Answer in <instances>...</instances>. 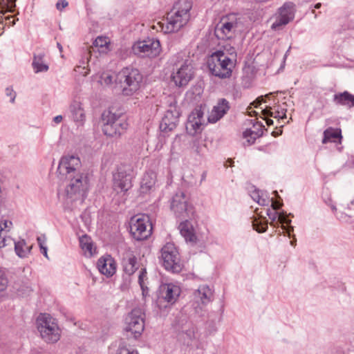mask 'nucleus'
I'll return each mask as SVG.
<instances>
[{"instance_id":"8","label":"nucleus","mask_w":354,"mask_h":354,"mask_svg":"<svg viewBox=\"0 0 354 354\" xmlns=\"http://www.w3.org/2000/svg\"><path fill=\"white\" fill-rule=\"evenodd\" d=\"M132 170L130 166L121 164L113 174V189L118 193H126L132 187Z\"/></svg>"},{"instance_id":"1","label":"nucleus","mask_w":354,"mask_h":354,"mask_svg":"<svg viewBox=\"0 0 354 354\" xmlns=\"http://www.w3.org/2000/svg\"><path fill=\"white\" fill-rule=\"evenodd\" d=\"M80 160L74 155L63 156L57 167V172L60 180H67L69 183L66 186V193L68 198L77 201L86 198L88 190V178L78 171Z\"/></svg>"},{"instance_id":"38","label":"nucleus","mask_w":354,"mask_h":354,"mask_svg":"<svg viewBox=\"0 0 354 354\" xmlns=\"http://www.w3.org/2000/svg\"><path fill=\"white\" fill-rule=\"evenodd\" d=\"M273 194L275 196V198H272L271 199V207H272L273 210H279L283 205V201L279 195L277 191H274Z\"/></svg>"},{"instance_id":"53","label":"nucleus","mask_w":354,"mask_h":354,"mask_svg":"<svg viewBox=\"0 0 354 354\" xmlns=\"http://www.w3.org/2000/svg\"><path fill=\"white\" fill-rule=\"evenodd\" d=\"M62 116L61 115H57L55 116L54 118H53V121L58 124V123H60L62 121Z\"/></svg>"},{"instance_id":"45","label":"nucleus","mask_w":354,"mask_h":354,"mask_svg":"<svg viewBox=\"0 0 354 354\" xmlns=\"http://www.w3.org/2000/svg\"><path fill=\"white\" fill-rule=\"evenodd\" d=\"M286 111H287V110L286 109H281V110H279L278 109L277 110H276L274 112L273 117L274 118H279V119L286 118Z\"/></svg>"},{"instance_id":"55","label":"nucleus","mask_w":354,"mask_h":354,"mask_svg":"<svg viewBox=\"0 0 354 354\" xmlns=\"http://www.w3.org/2000/svg\"><path fill=\"white\" fill-rule=\"evenodd\" d=\"M257 203L261 205H267L268 201L266 199L263 198L262 197L260 198V200L257 201Z\"/></svg>"},{"instance_id":"19","label":"nucleus","mask_w":354,"mask_h":354,"mask_svg":"<svg viewBox=\"0 0 354 354\" xmlns=\"http://www.w3.org/2000/svg\"><path fill=\"white\" fill-rule=\"evenodd\" d=\"M122 265L124 272L129 276L133 274L139 268L137 257L133 252H127L123 254Z\"/></svg>"},{"instance_id":"31","label":"nucleus","mask_w":354,"mask_h":354,"mask_svg":"<svg viewBox=\"0 0 354 354\" xmlns=\"http://www.w3.org/2000/svg\"><path fill=\"white\" fill-rule=\"evenodd\" d=\"M290 223L291 220L287 218L286 212L282 210L279 214V220L277 221V227H279V224H281L282 229L286 230V232L290 234V232H293V227Z\"/></svg>"},{"instance_id":"10","label":"nucleus","mask_w":354,"mask_h":354,"mask_svg":"<svg viewBox=\"0 0 354 354\" xmlns=\"http://www.w3.org/2000/svg\"><path fill=\"white\" fill-rule=\"evenodd\" d=\"M132 50L136 55L154 58L160 55L161 46L158 39L149 38L147 40L136 42L132 47Z\"/></svg>"},{"instance_id":"62","label":"nucleus","mask_w":354,"mask_h":354,"mask_svg":"<svg viewBox=\"0 0 354 354\" xmlns=\"http://www.w3.org/2000/svg\"><path fill=\"white\" fill-rule=\"evenodd\" d=\"M322 4L320 3H317L315 4V8L318 9L321 7Z\"/></svg>"},{"instance_id":"32","label":"nucleus","mask_w":354,"mask_h":354,"mask_svg":"<svg viewBox=\"0 0 354 354\" xmlns=\"http://www.w3.org/2000/svg\"><path fill=\"white\" fill-rule=\"evenodd\" d=\"M153 174H145L142 179L140 189L141 192L145 194L149 192L155 185V180L153 178Z\"/></svg>"},{"instance_id":"47","label":"nucleus","mask_w":354,"mask_h":354,"mask_svg":"<svg viewBox=\"0 0 354 354\" xmlns=\"http://www.w3.org/2000/svg\"><path fill=\"white\" fill-rule=\"evenodd\" d=\"M6 95L10 97V102L13 103L16 97V93L12 88L8 87L6 88Z\"/></svg>"},{"instance_id":"6","label":"nucleus","mask_w":354,"mask_h":354,"mask_svg":"<svg viewBox=\"0 0 354 354\" xmlns=\"http://www.w3.org/2000/svg\"><path fill=\"white\" fill-rule=\"evenodd\" d=\"M171 210L180 219L194 218V207L189 203L188 198L185 192L178 191L172 197L170 205Z\"/></svg>"},{"instance_id":"24","label":"nucleus","mask_w":354,"mask_h":354,"mask_svg":"<svg viewBox=\"0 0 354 354\" xmlns=\"http://www.w3.org/2000/svg\"><path fill=\"white\" fill-rule=\"evenodd\" d=\"M333 101L336 104L346 106L350 109L354 106V95L346 91L335 94Z\"/></svg>"},{"instance_id":"61","label":"nucleus","mask_w":354,"mask_h":354,"mask_svg":"<svg viewBox=\"0 0 354 354\" xmlns=\"http://www.w3.org/2000/svg\"><path fill=\"white\" fill-rule=\"evenodd\" d=\"M57 48H59V51L62 52V45L59 43H57Z\"/></svg>"},{"instance_id":"26","label":"nucleus","mask_w":354,"mask_h":354,"mask_svg":"<svg viewBox=\"0 0 354 354\" xmlns=\"http://www.w3.org/2000/svg\"><path fill=\"white\" fill-rule=\"evenodd\" d=\"M216 55L214 62L218 64L220 68L224 71L232 70L231 68H228L229 65H232V59L225 55V53L222 50H217L212 53V55Z\"/></svg>"},{"instance_id":"14","label":"nucleus","mask_w":354,"mask_h":354,"mask_svg":"<svg viewBox=\"0 0 354 354\" xmlns=\"http://www.w3.org/2000/svg\"><path fill=\"white\" fill-rule=\"evenodd\" d=\"M203 115L204 112L202 111L201 106H196L191 112L185 126L186 131L189 135L194 136L202 131Z\"/></svg>"},{"instance_id":"42","label":"nucleus","mask_w":354,"mask_h":354,"mask_svg":"<svg viewBox=\"0 0 354 354\" xmlns=\"http://www.w3.org/2000/svg\"><path fill=\"white\" fill-rule=\"evenodd\" d=\"M181 332L185 333L187 337L192 340L195 338L196 327L192 322L190 326L188 325L187 327L185 328Z\"/></svg>"},{"instance_id":"57","label":"nucleus","mask_w":354,"mask_h":354,"mask_svg":"<svg viewBox=\"0 0 354 354\" xmlns=\"http://www.w3.org/2000/svg\"><path fill=\"white\" fill-rule=\"evenodd\" d=\"M263 96L258 97L256 101L254 102L255 104V106L257 107L258 105L261 104L263 102Z\"/></svg>"},{"instance_id":"48","label":"nucleus","mask_w":354,"mask_h":354,"mask_svg":"<svg viewBox=\"0 0 354 354\" xmlns=\"http://www.w3.org/2000/svg\"><path fill=\"white\" fill-rule=\"evenodd\" d=\"M68 3L66 0H59L56 3V8L59 10H62L63 8L68 6Z\"/></svg>"},{"instance_id":"15","label":"nucleus","mask_w":354,"mask_h":354,"mask_svg":"<svg viewBox=\"0 0 354 354\" xmlns=\"http://www.w3.org/2000/svg\"><path fill=\"white\" fill-rule=\"evenodd\" d=\"M279 15L272 25V28L278 30L281 26L288 24L295 17V4L292 2H286L279 10Z\"/></svg>"},{"instance_id":"41","label":"nucleus","mask_w":354,"mask_h":354,"mask_svg":"<svg viewBox=\"0 0 354 354\" xmlns=\"http://www.w3.org/2000/svg\"><path fill=\"white\" fill-rule=\"evenodd\" d=\"M115 354H138L136 350L130 351L124 342H120Z\"/></svg>"},{"instance_id":"43","label":"nucleus","mask_w":354,"mask_h":354,"mask_svg":"<svg viewBox=\"0 0 354 354\" xmlns=\"http://www.w3.org/2000/svg\"><path fill=\"white\" fill-rule=\"evenodd\" d=\"M8 283L5 272L0 270V292L4 291Z\"/></svg>"},{"instance_id":"9","label":"nucleus","mask_w":354,"mask_h":354,"mask_svg":"<svg viewBox=\"0 0 354 354\" xmlns=\"http://www.w3.org/2000/svg\"><path fill=\"white\" fill-rule=\"evenodd\" d=\"M126 332H130L135 339L139 337L145 329V313L140 308H135L125 317Z\"/></svg>"},{"instance_id":"18","label":"nucleus","mask_w":354,"mask_h":354,"mask_svg":"<svg viewBox=\"0 0 354 354\" xmlns=\"http://www.w3.org/2000/svg\"><path fill=\"white\" fill-rule=\"evenodd\" d=\"M100 273L107 277H112L116 272V263L115 259L109 254L101 257L97 263Z\"/></svg>"},{"instance_id":"30","label":"nucleus","mask_w":354,"mask_h":354,"mask_svg":"<svg viewBox=\"0 0 354 354\" xmlns=\"http://www.w3.org/2000/svg\"><path fill=\"white\" fill-rule=\"evenodd\" d=\"M192 0H178L174 3L172 8L174 9V10H176L178 12H180V13L190 16V10L192 8Z\"/></svg>"},{"instance_id":"20","label":"nucleus","mask_w":354,"mask_h":354,"mask_svg":"<svg viewBox=\"0 0 354 354\" xmlns=\"http://www.w3.org/2000/svg\"><path fill=\"white\" fill-rule=\"evenodd\" d=\"M230 108V106L229 102L226 99H220L217 103V105L214 106L212 115L208 118L209 122H216L227 113Z\"/></svg>"},{"instance_id":"39","label":"nucleus","mask_w":354,"mask_h":354,"mask_svg":"<svg viewBox=\"0 0 354 354\" xmlns=\"http://www.w3.org/2000/svg\"><path fill=\"white\" fill-rule=\"evenodd\" d=\"M280 212H278L277 210L272 211L270 209H267L266 214L269 217V218L271 220L270 225L273 226L274 227H277V221L279 220Z\"/></svg>"},{"instance_id":"29","label":"nucleus","mask_w":354,"mask_h":354,"mask_svg":"<svg viewBox=\"0 0 354 354\" xmlns=\"http://www.w3.org/2000/svg\"><path fill=\"white\" fill-rule=\"evenodd\" d=\"M196 297L201 299L203 304H207L212 301L213 292L208 286L203 285L198 288L196 292Z\"/></svg>"},{"instance_id":"34","label":"nucleus","mask_w":354,"mask_h":354,"mask_svg":"<svg viewBox=\"0 0 354 354\" xmlns=\"http://www.w3.org/2000/svg\"><path fill=\"white\" fill-rule=\"evenodd\" d=\"M17 0H0V13L13 12L16 8Z\"/></svg>"},{"instance_id":"25","label":"nucleus","mask_w":354,"mask_h":354,"mask_svg":"<svg viewBox=\"0 0 354 354\" xmlns=\"http://www.w3.org/2000/svg\"><path fill=\"white\" fill-rule=\"evenodd\" d=\"M342 139V131L340 129H334L328 127L324 131L322 143L328 142H341Z\"/></svg>"},{"instance_id":"60","label":"nucleus","mask_w":354,"mask_h":354,"mask_svg":"<svg viewBox=\"0 0 354 354\" xmlns=\"http://www.w3.org/2000/svg\"><path fill=\"white\" fill-rule=\"evenodd\" d=\"M32 248V245L31 246H26V245L25 249H26V250H28V254L30 252V250H31Z\"/></svg>"},{"instance_id":"63","label":"nucleus","mask_w":354,"mask_h":354,"mask_svg":"<svg viewBox=\"0 0 354 354\" xmlns=\"http://www.w3.org/2000/svg\"><path fill=\"white\" fill-rule=\"evenodd\" d=\"M12 18V16L9 15V16L6 17L5 19H6V20L10 21Z\"/></svg>"},{"instance_id":"12","label":"nucleus","mask_w":354,"mask_h":354,"mask_svg":"<svg viewBox=\"0 0 354 354\" xmlns=\"http://www.w3.org/2000/svg\"><path fill=\"white\" fill-rule=\"evenodd\" d=\"M174 65L176 66L177 71L171 74V81L174 82L176 86H186L193 77L192 66L189 60L185 59L179 68H178L177 63H175Z\"/></svg>"},{"instance_id":"23","label":"nucleus","mask_w":354,"mask_h":354,"mask_svg":"<svg viewBox=\"0 0 354 354\" xmlns=\"http://www.w3.org/2000/svg\"><path fill=\"white\" fill-rule=\"evenodd\" d=\"M190 218L181 219L179 228L182 236L185 239L186 241L196 243L197 237L194 232L192 225L189 223Z\"/></svg>"},{"instance_id":"49","label":"nucleus","mask_w":354,"mask_h":354,"mask_svg":"<svg viewBox=\"0 0 354 354\" xmlns=\"http://www.w3.org/2000/svg\"><path fill=\"white\" fill-rule=\"evenodd\" d=\"M13 241H14L11 238H10V237H8V238L3 237V238H2V240H1V241H0V248L6 247L7 245L10 244V243H12Z\"/></svg>"},{"instance_id":"11","label":"nucleus","mask_w":354,"mask_h":354,"mask_svg":"<svg viewBox=\"0 0 354 354\" xmlns=\"http://www.w3.org/2000/svg\"><path fill=\"white\" fill-rule=\"evenodd\" d=\"M189 15H184L174 9H171L167 15L166 24L162 26V30L166 33L178 32L189 21Z\"/></svg>"},{"instance_id":"2","label":"nucleus","mask_w":354,"mask_h":354,"mask_svg":"<svg viewBox=\"0 0 354 354\" xmlns=\"http://www.w3.org/2000/svg\"><path fill=\"white\" fill-rule=\"evenodd\" d=\"M101 119L102 131L108 137L119 138L129 127L126 115L122 113L113 112L110 109L103 111Z\"/></svg>"},{"instance_id":"16","label":"nucleus","mask_w":354,"mask_h":354,"mask_svg":"<svg viewBox=\"0 0 354 354\" xmlns=\"http://www.w3.org/2000/svg\"><path fill=\"white\" fill-rule=\"evenodd\" d=\"M181 289L179 286L172 283H163L159 287L158 297L168 304H174L177 301Z\"/></svg>"},{"instance_id":"17","label":"nucleus","mask_w":354,"mask_h":354,"mask_svg":"<svg viewBox=\"0 0 354 354\" xmlns=\"http://www.w3.org/2000/svg\"><path fill=\"white\" fill-rule=\"evenodd\" d=\"M236 22L230 21L229 18H222L216 26L214 34L219 39H227L232 37L236 28Z\"/></svg>"},{"instance_id":"56","label":"nucleus","mask_w":354,"mask_h":354,"mask_svg":"<svg viewBox=\"0 0 354 354\" xmlns=\"http://www.w3.org/2000/svg\"><path fill=\"white\" fill-rule=\"evenodd\" d=\"M40 250H41V252L44 254V256H45L46 257L48 258L47 247H46V246L41 247Z\"/></svg>"},{"instance_id":"7","label":"nucleus","mask_w":354,"mask_h":354,"mask_svg":"<svg viewBox=\"0 0 354 354\" xmlns=\"http://www.w3.org/2000/svg\"><path fill=\"white\" fill-rule=\"evenodd\" d=\"M130 233L136 241H143L150 236L152 224L146 214H140L131 217L129 223Z\"/></svg>"},{"instance_id":"5","label":"nucleus","mask_w":354,"mask_h":354,"mask_svg":"<svg viewBox=\"0 0 354 354\" xmlns=\"http://www.w3.org/2000/svg\"><path fill=\"white\" fill-rule=\"evenodd\" d=\"M37 330L47 343H55L59 339V329L55 319L49 314L41 313L36 320Z\"/></svg>"},{"instance_id":"3","label":"nucleus","mask_w":354,"mask_h":354,"mask_svg":"<svg viewBox=\"0 0 354 354\" xmlns=\"http://www.w3.org/2000/svg\"><path fill=\"white\" fill-rule=\"evenodd\" d=\"M142 80L143 75L140 71L131 66L123 68L117 75V82L124 96H131L138 91Z\"/></svg>"},{"instance_id":"27","label":"nucleus","mask_w":354,"mask_h":354,"mask_svg":"<svg viewBox=\"0 0 354 354\" xmlns=\"http://www.w3.org/2000/svg\"><path fill=\"white\" fill-rule=\"evenodd\" d=\"M45 53L44 52H40L37 54H34L32 66L36 73L46 72L48 70V66L44 64L43 61Z\"/></svg>"},{"instance_id":"13","label":"nucleus","mask_w":354,"mask_h":354,"mask_svg":"<svg viewBox=\"0 0 354 354\" xmlns=\"http://www.w3.org/2000/svg\"><path fill=\"white\" fill-rule=\"evenodd\" d=\"M180 112L179 109L173 104L169 105L162 118L160 124V129L162 132H169L175 129L178 124Z\"/></svg>"},{"instance_id":"64","label":"nucleus","mask_w":354,"mask_h":354,"mask_svg":"<svg viewBox=\"0 0 354 354\" xmlns=\"http://www.w3.org/2000/svg\"><path fill=\"white\" fill-rule=\"evenodd\" d=\"M272 135L274 136V137H276L278 136V133L275 131H272Z\"/></svg>"},{"instance_id":"50","label":"nucleus","mask_w":354,"mask_h":354,"mask_svg":"<svg viewBox=\"0 0 354 354\" xmlns=\"http://www.w3.org/2000/svg\"><path fill=\"white\" fill-rule=\"evenodd\" d=\"M227 55H230L232 59L236 57V52L234 47L230 46L227 49H226Z\"/></svg>"},{"instance_id":"52","label":"nucleus","mask_w":354,"mask_h":354,"mask_svg":"<svg viewBox=\"0 0 354 354\" xmlns=\"http://www.w3.org/2000/svg\"><path fill=\"white\" fill-rule=\"evenodd\" d=\"M45 239H46L45 236L37 237V241L39 248L44 246V244L45 242Z\"/></svg>"},{"instance_id":"44","label":"nucleus","mask_w":354,"mask_h":354,"mask_svg":"<svg viewBox=\"0 0 354 354\" xmlns=\"http://www.w3.org/2000/svg\"><path fill=\"white\" fill-rule=\"evenodd\" d=\"M147 277V270L146 268H142L140 271L139 276H138V283L142 288V289L144 290V279Z\"/></svg>"},{"instance_id":"36","label":"nucleus","mask_w":354,"mask_h":354,"mask_svg":"<svg viewBox=\"0 0 354 354\" xmlns=\"http://www.w3.org/2000/svg\"><path fill=\"white\" fill-rule=\"evenodd\" d=\"M80 244L83 250L88 252L90 254H93V243L91 237L87 234L82 235L80 237Z\"/></svg>"},{"instance_id":"35","label":"nucleus","mask_w":354,"mask_h":354,"mask_svg":"<svg viewBox=\"0 0 354 354\" xmlns=\"http://www.w3.org/2000/svg\"><path fill=\"white\" fill-rule=\"evenodd\" d=\"M15 245V250L18 257L20 258L26 257L28 254V250H26V241L24 240H21L17 242L13 241Z\"/></svg>"},{"instance_id":"46","label":"nucleus","mask_w":354,"mask_h":354,"mask_svg":"<svg viewBox=\"0 0 354 354\" xmlns=\"http://www.w3.org/2000/svg\"><path fill=\"white\" fill-rule=\"evenodd\" d=\"M261 191L259 189H254V190L251 194L252 198L257 201L260 200L261 197H263V194H261Z\"/></svg>"},{"instance_id":"40","label":"nucleus","mask_w":354,"mask_h":354,"mask_svg":"<svg viewBox=\"0 0 354 354\" xmlns=\"http://www.w3.org/2000/svg\"><path fill=\"white\" fill-rule=\"evenodd\" d=\"M93 45L95 47L101 48L102 52H104L108 47V42L106 37H97L93 41Z\"/></svg>"},{"instance_id":"33","label":"nucleus","mask_w":354,"mask_h":354,"mask_svg":"<svg viewBox=\"0 0 354 354\" xmlns=\"http://www.w3.org/2000/svg\"><path fill=\"white\" fill-rule=\"evenodd\" d=\"M268 220L266 217L255 218L252 221V227L259 233L265 232L268 229Z\"/></svg>"},{"instance_id":"59","label":"nucleus","mask_w":354,"mask_h":354,"mask_svg":"<svg viewBox=\"0 0 354 354\" xmlns=\"http://www.w3.org/2000/svg\"><path fill=\"white\" fill-rule=\"evenodd\" d=\"M296 241H297L296 239H295V238H294V239H293V240H292V241H290V244H291L292 246H295V245H296Z\"/></svg>"},{"instance_id":"4","label":"nucleus","mask_w":354,"mask_h":354,"mask_svg":"<svg viewBox=\"0 0 354 354\" xmlns=\"http://www.w3.org/2000/svg\"><path fill=\"white\" fill-rule=\"evenodd\" d=\"M158 257L160 263L165 270L173 273H179L183 268L179 252L173 243H167L160 250Z\"/></svg>"},{"instance_id":"58","label":"nucleus","mask_w":354,"mask_h":354,"mask_svg":"<svg viewBox=\"0 0 354 354\" xmlns=\"http://www.w3.org/2000/svg\"><path fill=\"white\" fill-rule=\"evenodd\" d=\"M266 124L268 126H272L274 124V121L272 119H270V118L266 119Z\"/></svg>"},{"instance_id":"54","label":"nucleus","mask_w":354,"mask_h":354,"mask_svg":"<svg viewBox=\"0 0 354 354\" xmlns=\"http://www.w3.org/2000/svg\"><path fill=\"white\" fill-rule=\"evenodd\" d=\"M0 223L1 224V226L3 227V230L5 228H7L8 227V221L6 220L1 221ZM9 223H10V225H12V222L10 221Z\"/></svg>"},{"instance_id":"51","label":"nucleus","mask_w":354,"mask_h":354,"mask_svg":"<svg viewBox=\"0 0 354 354\" xmlns=\"http://www.w3.org/2000/svg\"><path fill=\"white\" fill-rule=\"evenodd\" d=\"M262 113L265 116L273 117L274 112L272 111V107L269 106L262 111Z\"/></svg>"},{"instance_id":"22","label":"nucleus","mask_w":354,"mask_h":354,"mask_svg":"<svg viewBox=\"0 0 354 354\" xmlns=\"http://www.w3.org/2000/svg\"><path fill=\"white\" fill-rule=\"evenodd\" d=\"M255 130L247 129L243 133V136L246 139L247 145L250 146L254 143L257 138H260L263 136V129L265 127L261 122H257L253 125Z\"/></svg>"},{"instance_id":"28","label":"nucleus","mask_w":354,"mask_h":354,"mask_svg":"<svg viewBox=\"0 0 354 354\" xmlns=\"http://www.w3.org/2000/svg\"><path fill=\"white\" fill-rule=\"evenodd\" d=\"M70 111L75 122H82L84 120L85 114L80 102L74 101L70 106Z\"/></svg>"},{"instance_id":"21","label":"nucleus","mask_w":354,"mask_h":354,"mask_svg":"<svg viewBox=\"0 0 354 354\" xmlns=\"http://www.w3.org/2000/svg\"><path fill=\"white\" fill-rule=\"evenodd\" d=\"M216 57V55H211L207 59V64L210 73L212 75L218 77L221 79H226L230 77L232 71L228 70L227 71H224L223 69L220 68L219 66L214 62L215 57Z\"/></svg>"},{"instance_id":"37","label":"nucleus","mask_w":354,"mask_h":354,"mask_svg":"<svg viewBox=\"0 0 354 354\" xmlns=\"http://www.w3.org/2000/svg\"><path fill=\"white\" fill-rule=\"evenodd\" d=\"M192 325V322L189 321L187 316L180 315L176 317V327L178 330H183L185 328L187 327V326Z\"/></svg>"}]
</instances>
